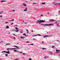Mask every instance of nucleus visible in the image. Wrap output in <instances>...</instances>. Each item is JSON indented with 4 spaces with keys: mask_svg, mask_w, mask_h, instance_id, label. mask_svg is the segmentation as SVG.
Returning <instances> with one entry per match:
<instances>
[{
    "mask_svg": "<svg viewBox=\"0 0 60 60\" xmlns=\"http://www.w3.org/2000/svg\"><path fill=\"white\" fill-rule=\"evenodd\" d=\"M29 60H32V59L31 58H29Z\"/></svg>",
    "mask_w": 60,
    "mask_h": 60,
    "instance_id": "2f4dec72",
    "label": "nucleus"
},
{
    "mask_svg": "<svg viewBox=\"0 0 60 60\" xmlns=\"http://www.w3.org/2000/svg\"><path fill=\"white\" fill-rule=\"evenodd\" d=\"M42 16H43V15H41L40 16L41 17H42Z\"/></svg>",
    "mask_w": 60,
    "mask_h": 60,
    "instance_id": "603ef678",
    "label": "nucleus"
},
{
    "mask_svg": "<svg viewBox=\"0 0 60 60\" xmlns=\"http://www.w3.org/2000/svg\"><path fill=\"white\" fill-rule=\"evenodd\" d=\"M49 22H52V21H55L54 20H53V19H49Z\"/></svg>",
    "mask_w": 60,
    "mask_h": 60,
    "instance_id": "39448f33",
    "label": "nucleus"
},
{
    "mask_svg": "<svg viewBox=\"0 0 60 60\" xmlns=\"http://www.w3.org/2000/svg\"><path fill=\"white\" fill-rule=\"evenodd\" d=\"M57 41H58V42H60V41H58V40H57Z\"/></svg>",
    "mask_w": 60,
    "mask_h": 60,
    "instance_id": "37998d69",
    "label": "nucleus"
},
{
    "mask_svg": "<svg viewBox=\"0 0 60 60\" xmlns=\"http://www.w3.org/2000/svg\"><path fill=\"white\" fill-rule=\"evenodd\" d=\"M1 12H0V14H1L3 13H4V11H1Z\"/></svg>",
    "mask_w": 60,
    "mask_h": 60,
    "instance_id": "9b49d317",
    "label": "nucleus"
},
{
    "mask_svg": "<svg viewBox=\"0 0 60 60\" xmlns=\"http://www.w3.org/2000/svg\"><path fill=\"white\" fill-rule=\"evenodd\" d=\"M25 2H27V1H26Z\"/></svg>",
    "mask_w": 60,
    "mask_h": 60,
    "instance_id": "bf43d9fd",
    "label": "nucleus"
},
{
    "mask_svg": "<svg viewBox=\"0 0 60 60\" xmlns=\"http://www.w3.org/2000/svg\"><path fill=\"white\" fill-rule=\"evenodd\" d=\"M15 32H19V30H15Z\"/></svg>",
    "mask_w": 60,
    "mask_h": 60,
    "instance_id": "aec40b11",
    "label": "nucleus"
},
{
    "mask_svg": "<svg viewBox=\"0 0 60 60\" xmlns=\"http://www.w3.org/2000/svg\"><path fill=\"white\" fill-rule=\"evenodd\" d=\"M23 35H25L26 36V34L24 33L23 34Z\"/></svg>",
    "mask_w": 60,
    "mask_h": 60,
    "instance_id": "4be33fe9",
    "label": "nucleus"
},
{
    "mask_svg": "<svg viewBox=\"0 0 60 60\" xmlns=\"http://www.w3.org/2000/svg\"><path fill=\"white\" fill-rule=\"evenodd\" d=\"M42 49H43V50L46 49V48H42Z\"/></svg>",
    "mask_w": 60,
    "mask_h": 60,
    "instance_id": "c756f323",
    "label": "nucleus"
},
{
    "mask_svg": "<svg viewBox=\"0 0 60 60\" xmlns=\"http://www.w3.org/2000/svg\"><path fill=\"white\" fill-rule=\"evenodd\" d=\"M18 59H18V58H17L16 59H15V60H18Z\"/></svg>",
    "mask_w": 60,
    "mask_h": 60,
    "instance_id": "7c9ffc66",
    "label": "nucleus"
},
{
    "mask_svg": "<svg viewBox=\"0 0 60 60\" xmlns=\"http://www.w3.org/2000/svg\"><path fill=\"white\" fill-rule=\"evenodd\" d=\"M15 11V10H13V11Z\"/></svg>",
    "mask_w": 60,
    "mask_h": 60,
    "instance_id": "ea45409f",
    "label": "nucleus"
},
{
    "mask_svg": "<svg viewBox=\"0 0 60 60\" xmlns=\"http://www.w3.org/2000/svg\"><path fill=\"white\" fill-rule=\"evenodd\" d=\"M55 2H53V3L54 4V5H56V4H58V5H59L60 6V3H57V4H55Z\"/></svg>",
    "mask_w": 60,
    "mask_h": 60,
    "instance_id": "423d86ee",
    "label": "nucleus"
},
{
    "mask_svg": "<svg viewBox=\"0 0 60 60\" xmlns=\"http://www.w3.org/2000/svg\"><path fill=\"white\" fill-rule=\"evenodd\" d=\"M6 28H9V27L8 26H7L6 27Z\"/></svg>",
    "mask_w": 60,
    "mask_h": 60,
    "instance_id": "a211bd4d",
    "label": "nucleus"
},
{
    "mask_svg": "<svg viewBox=\"0 0 60 60\" xmlns=\"http://www.w3.org/2000/svg\"><path fill=\"white\" fill-rule=\"evenodd\" d=\"M14 52H16V51H17V52H19V51H18L16 50H14Z\"/></svg>",
    "mask_w": 60,
    "mask_h": 60,
    "instance_id": "ddd939ff",
    "label": "nucleus"
},
{
    "mask_svg": "<svg viewBox=\"0 0 60 60\" xmlns=\"http://www.w3.org/2000/svg\"><path fill=\"white\" fill-rule=\"evenodd\" d=\"M37 36V35H33V36H32L33 37H34V36Z\"/></svg>",
    "mask_w": 60,
    "mask_h": 60,
    "instance_id": "72a5a7b5",
    "label": "nucleus"
},
{
    "mask_svg": "<svg viewBox=\"0 0 60 60\" xmlns=\"http://www.w3.org/2000/svg\"><path fill=\"white\" fill-rule=\"evenodd\" d=\"M59 51V50H56V52H57L56 53H58V51Z\"/></svg>",
    "mask_w": 60,
    "mask_h": 60,
    "instance_id": "dca6fc26",
    "label": "nucleus"
},
{
    "mask_svg": "<svg viewBox=\"0 0 60 60\" xmlns=\"http://www.w3.org/2000/svg\"><path fill=\"white\" fill-rule=\"evenodd\" d=\"M47 13V14H49V12H48V13Z\"/></svg>",
    "mask_w": 60,
    "mask_h": 60,
    "instance_id": "8fccbe9b",
    "label": "nucleus"
},
{
    "mask_svg": "<svg viewBox=\"0 0 60 60\" xmlns=\"http://www.w3.org/2000/svg\"><path fill=\"white\" fill-rule=\"evenodd\" d=\"M41 25H43V26H45V25L44 24H42Z\"/></svg>",
    "mask_w": 60,
    "mask_h": 60,
    "instance_id": "4c0bfd02",
    "label": "nucleus"
},
{
    "mask_svg": "<svg viewBox=\"0 0 60 60\" xmlns=\"http://www.w3.org/2000/svg\"><path fill=\"white\" fill-rule=\"evenodd\" d=\"M22 4L24 6H26L27 5H26V4H25L24 3H23Z\"/></svg>",
    "mask_w": 60,
    "mask_h": 60,
    "instance_id": "9d476101",
    "label": "nucleus"
},
{
    "mask_svg": "<svg viewBox=\"0 0 60 60\" xmlns=\"http://www.w3.org/2000/svg\"><path fill=\"white\" fill-rule=\"evenodd\" d=\"M59 13H60V11H59Z\"/></svg>",
    "mask_w": 60,
    "mask_h": 60,
    "instance_id": "a18cd8bd",
    "label": "nucleus"
},
{
    "mask_svg": "<svg viewBox=\"0 0 60 60\" xmlns=\"http://www.w3.org/2000/svg\"><path fill=\"white\" fill-rule=\"evenodd\" d=\"M14 39H16V38H15V37H14Z\"/></svg>",
    "mask_w": 60,
    "mask_h": 60,
    "instance_id": "49530a36",
    "label": "nucleus"
},
{
    "mask_svg": "<svg viewBox=\"0 0 60 60\" xmlns=\"http://www.w3.org/2000/svg\"><path fill=\"white\" fill-rule=\"evenodd\" d=\"M45 2L44 3H42L41 4H45Z\"/></svg>",
    "mask_w": 60,
    "mask_h": 60,
    "instance_id": "6ab92c4d",
    "label": "nucleus"
},
{
    "mask_svg": "<svg viewBox=\"0 0 60 60\" xmlns=\"http://www.w3.org/2000/svg\"><path fill=\"white\" fill-rule=\"evenodd\" d=\"M26 43H29V41H27L26 42Z\"/></svg>",
    "mask_w": 60,
    "mask_h": 60,
    "instance_id": "58836bf2",
    "label": "nucleus"
},
{
    "mask_svg": "<svg viewBox=\"0 0 60 60\" xmlns=\"http://www.w3.org/2000/svg\"><path fill=\"white\" fill-rule=\"evenodd\" d=\"M15 28L16 29V30H18V29H18V28L17 27H16Z\"/></svg>",
    "mask_w": 60,
    "mask_h": 60,
    "instance_id": "b1692460",
    "label": "nucleus"
},
{
    "mask_svg": "<svg viewBox=\"0 0 60 60\" xmlns=\"http://www.w3.org/2000/svg\"><path fill=\"white\" fill-rule=\"evenodd\" d=\"M23 54V55H25V53H23V54Z\"/></svg>",
    "mask_w": 60,
    "mask_h": 60,
    "instance_id": "864d4df0",
    "label": "nucleus"
},
{
    "mask_svg": "<svg viewBox=\"0 0 60 60\" xmlns=\"http://www.w3.org/2000/svg\"><path fill=\"white\" fill-rule=\"evenodd\" d=\"M5 45L6 46H7V45H8V46H10V45H11L10 43H7V44H6Z\"/></svg>",
    "mask_w": 60,
    "mask_h": 60,
    "instance_id": "0eeeda50",
    "label": "nucleus"
},
{
    "mask_svg": "<svg viewBox=\"0 0 60 60\" xmlns=\"http://www.w3.org/2000/svg\"><path fill=\"white\" fill-rule=\"evenodd\" d=\"M20 32L21 33H23V31H20Z\"/></svg>",
    "mask_w": 60,
    "mask_h": 60,
    "instance_id": "473e14b6",
    "label": "nucleus"
},
{
    "mask_svg": "<svg viewBox=\"0 0 60 60\" xmlns=\"http://www.w3.org/2000/svg\"><path fill=\"white\" fill-rule=\"evenodd\" d=\"M32 32H34V31L33 30H32L31 31Z\"/></svg>",
    "mask_w": 60,
    "mask_h": 60,
    "instance_id": "5fc2aeb1",
    "label": "nucleus"
},
{
    "mask_svg": "<svg viewBox=\"0 0 60 60\" xmlns=\"http://www.w3.org/2000/svg\"><path fill=\"white\" fill-rule=\"evenodd\" d=\"M11 31L12 32L13 31H14V32H15V30H11Z\"/></svg>",
    "mask_w": 60,
    "mask_h": 60,
    "instance_id": "4468645a",
    "label": "nucleus"
},
{
    "mask_svg": "<svg viewBox=\"0 0 60 60\" xmlns=\"http://www.w3.org/2000/svg\"><path fill=\"white\" fill-rule=\"evenodd\" d=\"M36 4V3H33V4Z\"/></svg>",
    "mask_w": 60,
    "mask_h": 60,
    "instance_id": "09e8293b",
    "label": "nucleus"
},
{
    "mask_svg": "<svg viewBox=\"0 0 60 60\" xmlns=\"http://www.w3.org/2000/svg\"><path fill=\"white\" fill-rule=\"evenodd\" d=\"M13 24V23H11V25H12Z\"/></svg>",
    "mask_w": 60,
    "mask_h": 60,
    "instance_id": "3c124183",
    "label": "nucleus"
},
{
    "mask_svg": "<svg viewBox=\"0 0 60 60\" xmlns=\"http://www.w3.org/2000/svg\"><path fill=\"white\" fill-rule=\"evenodd\" d=\"M0 17H2V15H0Z\"/></svg>",
    "mask_w": 60,
    "mask_h": 60,
    "instance_id": "a19ab883",
    "label": "nucleus"
},
{
    "mask_svg": "<svg viewBox=\"0 0 60 60\" xmlns=\"http://www.w3.org/2000/svg\"><path fill=\"white\" fill-rule=\"evenodd\" d=\"M30 45H33V44H30Z\"/></svg>",
    "mask_w": 60,
    "mask_h": 60,
    "instance_id": "de8ad7c7",
    "label": "nucleus"
},
{
    "mask_svg": "<svg viewBox=\"0 0 60 60\" xmlns=\"http://www.w3.org/2000/svg\"><path fill=\"white\" fill-rule=\"evenodd\" d=\"M15 26H17V25H16Z\"/></svg>",
    "mask_w": 60,
    "mask_h": 60,
    "instance_id": "338daca9",
    "label": "nucleus"
},
{
    "mask_svg": "<svg viewBox=\"0 0 60 60\" xmlns=\"http://www.w3.org/2000/svg\"><path fill=\"white\" fill-rule=\"evenodd\" d=\"M51 36H51H49V35H46L44 37V38H45V37H48V36Z\"/></svg>",
    "mask_w": 60,
    "mask_h": 60,
    "instance_id": "6e6552de",
    "label": "nucleus"
},
{
    "mask_svg": "<svg viewBox=\"0 0 60 60\" xmlns=\"http://www.w3.org/2000/svg\"><path fill=\"white\" fill-rule=\"evenodd\" d=\"M33 40H35V39L34 38L33 39Z\"/></svg>",
    "mask_w": 60,
    "mask_h": 60,
    "instance_id": "13d9d810",
    "label": "nucleus"
},
{
    "mask_svg": "<svg viewBox=\"0 0 60 60\" xmlns=\"http://www.w3.org/2000/svg\"><path fill=\"white\" fill-rule=\"evenodd\" d=\"M28 45V46H29V45Z\"/></svg>",
    "mask_w": 60,
    "mask_h": 60,
    "instance_id": "6e6d98bb",
    "label": "nucleus"
},
{
    "mask_svg": "<svg viewBox=\"0 0 60 60\" xmlns=\"http://www.w3.org/2000/svg\"><path fill=\"white\" fill-rule=\"evenodd\" d=\"M42 42H43H43H44V41H42Z\"/></svg>",
    "mask_w": 60,
    "mask_h": 60,
    "instance_id": "e2e57ef3",
    "label": "nucleus"
},
{
    "mask_svg": "<svg viewBox=\"0 0 60 60\" xmlns=\"http://www.w3.org/2000/svg\"><path fill=\"white\" fill-rule=\"evenodd\" d=\"M29 0L30 1H32V0Z\"/></svg>",
    "mask_w": 60,
    "mask_h": 60,
    "instance_id": "69168bd1",
    "label": "nucleus"
},
{
    "mask_svg": "<svg viewBox=\"0 0 60 60\" xmlns=\"http://www.w3.org/2000/svg\"><path fill=\"white\" fill-rule=\"evenodd\" d=\"M25 38V37H21V39H24V38Z\"/></svg>",
    "mask_w": 60,
    "mask_h": 60,
    "instance_id": "f8f14e48",
    "label": "nucleus"
},
{
    "mask_svg": "<svg viewBox=\"0 0 60 60\" xmlns=\"http://www.w3.org/2000/svg\"><path fill=\"white\" fill-rule=\"evenodd\" d=\"M6 0H2L1 1V2H6Z\"/></svg>",
    "mask_w": 60,
    "mask_h": 60,
    "instance_id": "2eb2a0df",
    "label": "nucleus"
},
{
    "mask_svg": "<svg viewBox=\"0 0 60 60\" xmlns=\"http://www.w3.org/2000/svg\"><path fill=\"white\" fill-rule=\"evenodd\" d=\"M23 22H24V20L23 21Z\"/></svg>",
    "mask_w": 60,
    "mask_h": 60,
    "instance_id": "774afa93",
    "label": "nucleus"
},
{
    "mask_svg": "<svg viewBox=\"0 0 60 60\" xmlns=\"http://www.w3.org/2000/svg\"><path fill=\"white\" fill-rule=\"evenodd\" d=\"M45 26H53V25L52 24H45Z\"/></svg>",
    "mask_w": 60,
    "mask_h": 60,
    "instance_id": "20e7f679",
    "label": "nucleus"
},
{
    "mask_svg": "<svg viewBox=\"0 0 60 60\" xmlns=\"http://www.w3.org/2000/svg\"><path fill=\"white\" fill-rule=\"evenodd\" d=\"M3 42V41H1L0 42V43H1V42Z\"/></svg>",
    "mask_w": 60,
    "mask_h": 60,
    "instance_id": "f704fd0d",
    "label": "nucleus"
},
{
    "mask_svg": "<svg viewBox=\"0 0 60 60\" xmlns=\"http://www.w3.org/2000/svg\"><path fill=\"white\" fill-rule=\"evenodd\" d=\"M4 52V53H7V54H10V51H8V52H7L6 51H2L1 52V53H3Z\"/></svg>",
    "mask_w": 60,
    "mask_h": 60,
    "instance_id": "7ed1b4c3",
    "label": "nucleus"
},
{
    "mask_svg": "<svg viewBox=\"0 0 60 60\" xmlns=\"http://www.w3.org/2000/svg\"><path fill=\"white\" fill-rule=\"evenodd\" d=\"M44 58H45V59H46V58H48V57L46 56V57H44Z\"/></svg>",
    "mask_w": 60,
    "mask_h": 60,
    "instance_id": "bb28decb",
    "label": "nucleus"
},
{
    "mask_svg": "<svg viewBox=\"0 0 60 60\" xmlns=\"http://www.w3.org/2000/svg\"><path fill=\"white\" fill-rule=\"evenodd\" d=\"M14 47H15V48H19V47L16 46H15Z\"/></svg>",
    "mask_w": 60,
    "mask_h": 60,
    "instance_id": "393cba45",
    "label": "nucleus"
},
{
    "mask_svg": "<svg viewBox=\"0 0 60 60\" xmlns=\"http://www.w3.org/2000/svg\"><path fill=\"white\" fill-rule=\"evenodd\" d=\"M38 21H37L36 22V23H41V22H45V21H44L43 20H38Z\"/></svg>",
    "mask_w": 60,
    "mask_h": 60,
    "instance_id": "f257e3e1",
    "label": "nucleus"
},
{
    "mask_svg": "<svg viewBox=\"0 0 60 60\" xmlns=\"http://www.w3.org/2000/svg\"><path fill=\"white\" fill-rule=\"evenodd\" d=\"M5 56H8V55L7 54H5Z\"/></svg>",
    "mask_w": 60,
    "mask_h": 60,
    "instance_id": "a878e982",
    "label": "nucleus"
},
{
    "mask_svg": "<svg viewBox=\"0 0 60 60\" xmlns=\"http://www.w3.org/2000/svg\"><path fill=\"white\" fill-rule=\"evenodd\" d=\"M26 31H27V34H28V30H26Z\"/></svg>",
    "mask_w": 60,
    "mask_h": 60,
    "instance_id": "f3484780",
    "label": "nucleus"
},
{
    "mask_svg": "<svg viewBox=\"0 0 60 60\" xmlns=\"http://www.w3.org/2000/svg\"><path fill=\"white\" fill-rule=\"evenodd\" d=\"M25 24H26V23H27V22H25Z\"/></svg>",
    "mask_w": 60,
    "mask_h": 60,
    "instance_id": "052dcab7",
    "label": "nucleus"
},
{
    "mask_svg": "<svg viewBox=\"0 0 60 60\" xmlns=\"http://www.w3.org/2000/svg\"><path fill=\"white\" fill-rule=\"evenodd\" d=\"M19 49V48H7V49L8 50V51H9V49Z\"/></svg>",
    "mask_w": 60,
    "mask_h": 60,
    "instance_id": "f03ea898",
    "label": "nucleus"
},
{
    "mask_svg": "<svg viewBox=\"0 0 60 60\" xmlns=\"http://www.w3.org/2000/svg\"><path fill=\"white\" fill-rule=\"evenodd\" d=\"M58 53H60V52H58Z\"/></svg>",
    "mask_w": 60,
    "mask_h": 60,
    "instance_id": "680f3d73",
    "label": "nucleus"
},
{
    "mask_svg": "<svg viewBox=\"0 0 60 60\" xmlns=\"http://www.w3.org/2000/svg\"><path fill=\"white\" fill-rule=\"evenodd\" d=\"M6 23H8V22H6Z\"/></svg>",
    "mask_w": 60,
    "mask_h": 60,
    "instance_id": "c03bdc74",
    "label": "nucleus"
},
{
    "mask_svg": "<svg viewBox=\"0 0 60 60\" xmlns=\"http://www.w3.org/2000/svg\"><path fill=\"white\" fill-rule=\"evenodd\" d=\"M13 35H15V36H16V35H15V34H13Z\"/></svg>",
    "mask_w": 60,
    "mask_h": 60,
    "instance_id": "79ce46f5",
    "label": "nucleus"
},
{
    "mask_svg": "<svg viewBox=\"0 0 60 60\" xmlns=\"http://www.w3.org/2000/svg\"><path fill=\"white\" fill-rule=\"evenodd\" d=\"M57 22H55V23H57Z\"/></svg>",
    "mask_w": 60,
    "mask_h": 60,
    "instance_id": "4d7b16f0",
    "label": "nucleus"
},
{
    "mask_svg": "<svg viewBox=\"0 0 60 60\" xmlns=\"http://www.w3.org/2000/svg\"><path fill=\"white\" fill-rule=\"evenodd\" d=\"M27 8H26L24 10V11H27Z\"/></svg>",
    "mask_w": 60,
    "mask_h": 60,
    "instance_id": "1a4fd4ad",
    "label": "nucleus"
},
{
    "mask_svg": "<svg viewBox=\"0 0 60 60\" xmlns=\"http://www.w3.org/2000/svg\"><path fill=\"white\" fill-rule=\"evenodd\" d=\"M19 53H23V52H19Z\"/></svg>",
    "mask_w": 60,
    "mask_h": 60,
    "instance_id": "e433bc0d",
    "label": "nucleus"
},
{
    "mask_svg": "<svg viewBox=\"0 0 60 60\" xmlns=\"http://www.w3.org/2000/svg\"><path fill=\"white\" fill-rule=\"evenodd\" d=\"M38 35V36H42V35H40L39 34H38V35Z\"/></svg>",
    "mask_w": 60,
    "mask_h": 60,
    "instance_id": "412c9836",
    "label": "nucleus"
},
{
    "mask_svg": "<svg viewBox=\"0 0 60 60\" xmlns=\"http://www.w3.org/2000/svg\"><path fill=\"white\" fill-rule=\"evenodd\" d=\"M57 26H58V27H59V26L58 25H57Z\"/></svg>",
    "mask_w": 60,
    "mask_h": 60,
    "instance_id": "c9c22d12",
    "label": "nucleus"
},
{
    "mask_svg": "<svg viewBox=\"0 0 60 60\" xmlns=\"http://www.w3.org/2000/svg\"><path fill=\"white\" fill-rule=\"evenodd\" d=\"M14 19H12V20H10V21H14Z\"/></svg>",
    "mask_w": 60,
    "mask_h": 60,
    "instance_id": "c85d7f7f",
    "label": "nucleus"
},
{
    "mask_svg": "<svg viewBox=\"0 0 60 60\" xmlns=\"http://www.w3.org/2000/svg\"><path fill=\"white\" fill-rule=\"evenodd\" d=\"M49 53L50 54H51V55H52V52H49Z\"/></svg>",
    "mask_w": 60,
    "mask_h": 60,
    "instance_id": "5701e85b",
    "label": "nucleus"
},
{
    "mask_svg": "<svg viewBox=\"0 0 60 60\" xmlns=\"http://www.w3.org/2000/svg\"><path fill=\"white\" fill-rule=\"evenodd\" d=\"M8 34H10V32L8 33Z\"/></svg>",
    "mask_w": 60,
    "mask_h": 60,
    "instance_id": "0e129e2a",
    "label": "nucleus"
},
{
    "mask_svg": "<svg viewBox=\"0 0 60 60\" xmlns=\"http://www.w3.org/2000/svg\"><path fill=\"white\" fill-rule=\"evenodd\" d=\"M54 47H55V46H52V48H54Z\"/></svg>",
    "mask_w": 60,
    "mask_h": 60,
    "instance_id": "cd10ccee",
    "label": "nucleus"
}]
</instances>
